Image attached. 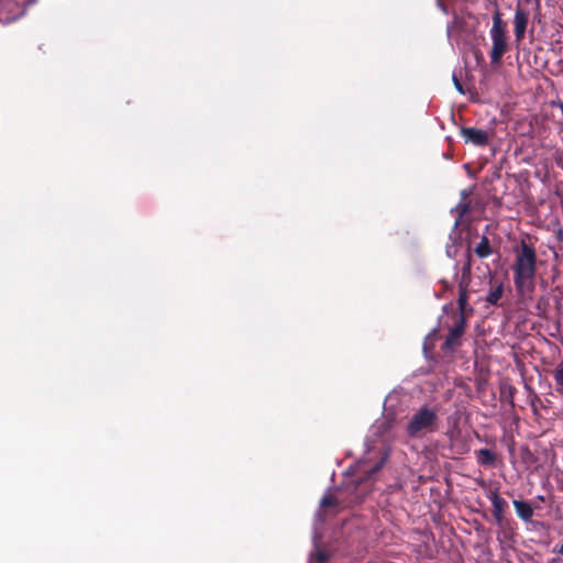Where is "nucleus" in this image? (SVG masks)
<instances>
[{"mask_svg": "<svg viewBox=\"0 0 563 563\" xmlns=\"http://www.w3.org/2000/svg\"><path fill=\"white\" fill-rule=\"evenodd\" d=\"M514 284L518 294L530 292L534 288L537 253L533 246L522 242L516 252Z\"/></svg>", "mask_w": 563, "mask_h": 563, "instance_id": "1", "label": "nucleus"}, {"mask_svg": "<svg viewBox=\"0 0 563 563\" xmlns=\"http://www.w3.org/2000/svg\"><path fill=\"white\" fill-rule=\"evenodd\" d=\"M489 38L492 41V47L489 51L490 64L493 66H498L500 65L504 55L509 49L507 24L504 21L503 13L499 9H496L493 13Z\"/></svg>", "mask_w": 563, "mask_h": 563, "instance_id": "2", "label": "nucleus"}, {"mask_svg": "<svg viewBox=\"0 0 563 563\" xmlns=\"http://www.w3.org/2000/svg\"><path fill=\"white\" fill-rule=\"evenodd\" d=\"M388 455H389L388 451L385 448H383L382 452H380L379 461H377L373 466H369L368 468H364L363 475H361L355 481V488H357L360 486L365 487V490L362 493V495L367 494L371 490V485H372L371 482L373 479V476L383 467V465L385 464V462L388 459Z\"/></svg>", "mask_w": 563, "mask_h": 563, "instance_id": "3", "label": "nucleus"}, {"mask_svg": "<svg viewBox=\"0 0 563 563\" xmlns=\"http://www.w3.org/2000/svg\"><path fill=\"white\" fill-rule=\"evenodd\" d=\"M514 35L518 44H520L525 37L529 25V12L521 8L519 4L515 9L514 13Z\"/></svg>", "mask_w": 563, "mask_h": 563, "instance_id": "4", "label": "nucleus"}, {"mask_svg": "<svg viewBox=\"0 0 563 563\" xmlns=\"http://www.w3.org/2000/svg\"><path fill=\"white\" fill-rule=\"evenodd\" d=\"M460 133L465 143H471L475 146L487 145L493 135L492 131H486L476 128H462Z\"/></svg>", "mask_w": 563, "mask_h": 563, "instance_id": "5", "label": "nucleus"}, {"mask_svg": "<svg viewBox=\"0 0 563 563\" xmlns=\"http://www.w3.org/2000/svg\"><path fill=\"white\" fill-rule=\"evenodd\" d=\"M486 497L493 505V517L498 525H500L505 518V511L508 508V503L504 499L497 488H489L486 492Z\"/></svg>", "mask_w": 563, "mask_h": 563, "instance_id": "6", "label": "nucleus"}, {"mask_svg": "<svg viewBox=\"0 0 563 563\" xmlns=\"http://www.w3.org/2000/svg\"><path fill=\"white\" fill-rule=\"evenodd\" d=\"M409 399L408 395H402L400 397L399 394H389L384 404V410L386 412V422H394L396 420H401L402 417L399 416V412L396 410V407L399 402H406Z\"/></svg>", "mask_w": 563, "mask_h": 563, "instance_id": "7", "label": "nucleus"}, {"mask_svg": "<svg viewBox=\"0 0 563 563\" xmlns=\"http://www.w3.org/2000/svg\"><path fill=\"white\" fill-rule=\"evenodd\" d=\"M464 318L460 317L456 324L450 329V332L445 339L446 347L452 349L457 344L459 339L462 336L464 332Z\"/></svg>", "mask_w": 563, "mask_h": 563, "instance_id": "8", "label": "nucleus"}, {"mask_svg": "<svg viewBox=\"0 0 563 563\" xmlns=\"http://www.w3.org/2000/svg\"><path fill=\"white\" fill-rule=\"evenodd\" d=\"M517 516L523 521H530L533 516L532 506L525 500L512 501Z\"/></svg>", "mask_w": 563, "mask_h": 563, "instance_id": "9", "label": "nucleus"}, {"mask_svg": "<svg viewBox=\"0 0 563 563\" xmlns=\"http://www.w3.org/2000/svg\"><path fill=\"white\" fill-rule=\"evenodd\" d=\"M490 289L487 294L486 301L488 305H497L500 298L504 295V284L498 282L490 280Z\"/></svg>", "mask_w": 563, "mask_h": 563, "instance_id": "10", "label": "nucleus"}, {"mask_svg": "<svg viewBox=\"0 0 563 563\" xmlns=\"http://www.w3.org/2000/svg\"><path fill=\"white\" fill-rule=\"evenodd\" d=\"M435 419V411L423 406L412 416L410 422H433Z\"/></svg>", "mask_w": 563, "mask_h": 563, "instance_id": "11", "label": "nucleus"}, {"mask_svg": "<svg viewBox=\"0 0 563 563\" xmlns=\"http://www.w3.org/2000/svg\"><path fill=\"white\" fill-rule=\"evenodd\" d=\"M475 253L479 258H486L492 254L489 240L487 236H483L481 242L475 247Z\"/></svg>", "mask_w": 563, "mask_h": 563, "instance_id": "12", "label": "nucleus"}, {"mask_svg": "<svg viewBox=\"0 0 563 563\" xmlns=\"http://www.w3.org/2000/svg\"><path fill=\"white\" fill-rule=\"evenodd\" d=\"M496 460V455L488 449H481L477 452V461L481 465H492Z\"/></svg>", "mask_w": 563, "mask_h": 563, "instance_id": "13", "label": "nucleus"}, {"mask_svg": "<svg viewBox=\"0 0 563 563\" xmlns=\"http://www.w3.org/2000/svg\"><path fill=\"white\" fill-rule=\"evenodd\" d=\"M552 374L556 385V390L563 394V361L556 365Z\"/></svg>", "mask_w": 563, "mask_h": 563, "instance_id": "14", "label": "nucleus"}, {"mask_svg": "<svg viewBox=\"0 0 563 563\" xmlns=\"http://www.w3.org/2000/svg\"><path fill=\"white\" fill-rule=\"evenodd\" d=\"M434 424H407V433L410 437H418L422 430L434 431Z\"/></svg>", "mask_w": 563, "mask_h": 563, "instance_id": "15", "label": "nucleus"}, {"mask_svg": "<svg viewBox=\"0 0 563 563\" xmlns=\"http://www.w3.org/2000/svg\"><path fill=\"white\" fill-rule=\"evenodd\" d=\"M467 299H468L467 291H466V289L461 285V286H460L459 298H457V305H459V308H460V310H461L462 312L466 309V306H467Z\"/></svg>", "mask_w": 563, "mask_h": 563, "instance_id": "16", "label": "nucleus"}, {"mask_svg": "<svg viewBox=\"0 0 563 563\" xmlns=\"http://www.w3.org/2000/svg\"><path fill=\"white\" fill-rule=\"evenodd\" d=\"M505 432V435H504V442L507 444L508 446V450L511 454L515 453V450H516V442L514 440V434L511 433L510 435L507 434V430L505 429L504 430Z\"/></svg>", "mask_w": 563, "mask_h": 563, "instance_id": "17", "label": "nucleus"}, {"mask_svg": "<svg viewBox=\"0 0 563 563\" xmlns=\"http://www.w3.org/2000/svg\"><path fill=\"white\" fill-rule=\"evenodd\" d=\"M336 505H339V501H338L336 497H334L333 495H325L321 499V507L327 508V507L336 506Z\"/></svg>", "mask_w": 563, "mask_h": 563, "instance_id": "18", "label": "nucleus"}, {"mask_svg": "<svg viewBox=\"0 0 563 563\" xmlns=\"http://www.w3.org/2000/svg\"><path fill=\"white\" fill-rule=\"evenodd\" d=\"M316 560L318 563H325L329 560V555L325 552H318Z\"/></svg>", "mask_w": 563, "mask_h": 563, "instance_id": "19", "label": "nucleus"}, {"mask_svg": "<svg viewBox=\"0 0 563 563\" xmlns=\"http://www.w3.org/2000/svg\"><path fill=\"white\" fill-rule=\"evenodd\" d=\"M36 2V0H21V1H18L19 4H23L24 8L29 7V5H32Z\"/></svg>", "mask_w": 563, "mask_h": 563, "instance_id": "20", "label": "nucleus"}, {"mask_svg": "<svg viewBox=\"0 0 563 563\" xmlns=\"http://www.w3.org/2000/svg\"><path fill=\"white\" fill-rule=\"evenodd\" d=\"M553 552L560 554L563 558V543L555 545Z\"/></svg>", "mask_w": 563, "mask_h": 563, "instance_id": "21", "label": "nucleus"}, {"mask_svg": "<svg viewBox=\"0 0 563 563\" xmlns=\"http://www.w3.org/2000/svg\"><path fill=\"white\" fill-rule=\"evenodd\" d=\"M453 81H454L455 88H456L460 92H463L462 84L459 81V79H457L455 76H453Z\"/></svg>", "mask_w": 563, "mask_h": 563, "instance_id": "22", "label": "nucleus"}, {"mask_svg": "<svg viewBox=\"0 0 563 563\" xmlns=\"http://www.w3.org/2000/svg\"><path fill=\"white\" fill-rule=\"evenodd\" d=\"M555 234H556L558 240H559L560 242H562V241H563V229H562L561 227H560V228H558V230H556Z\"/></svg>", "mask_w": 563, "mask_h": 563, "instance_id": "23", "label": "nucleus"}, {"mask_svg": "<svg viewBox=\"0 0 563 563\" xmlns=\"http://www.w3.org/2000/svg\"><path fill=\"white\" fill-rule=\"evenodd\" d=\"M531 457H532V453L530 452V450L528 448H525L523 449V460H528Z\"/></svg>", "mask_w": 563, "mask_h": 563, "instance_id": "24", "label": "nucleus"}, {"mask_svg": "<svg viewBox=\"0 0 563 563\" xmlns=\"http://www.w3.org/2000/svg\"><path fill=\"white\" fill-rule=\"evenodd\" d=\"M390 426L391 424H379L377 428V432H380V429H383L384 432H386Z\"/></svg>", "mask_w": 563, "mask_h": 563, "instance_id": "25", "label": "nucleus"}, {"mask_svg": "<svg viewBox=\"0 0 563 563\" xmlns=\"http://www.w3.org/2000/svg\"><path fill=\"white\" fill-rule=\"evenodd\" d=\"M556 106L561 109L562 114H563V102L559 101V102L556 103Z\"/></svg>", "mask_w": 563, "mask_h": 563, "instance_id": "26", "label": "nucleus"}, {"mask_svg": "<svg viewBox=\"0 0 563 563\" xmlns=\"http://www.w3.org/2000/svg\"><path fill=\"white\" fill-rule=\"evenodd\" d=\"M446 253H448V255H449L450 257H452V256H453V255H452V251H450L449 249L446 250Z\"/></svg>", "mask_w": 563, "mask_h": 563, "instance_id": "27", "label": "nucleus"}, {"mask_svg": "<svg viewBox=\"0 0 563 563\" xmlns=\"http://www.w3.org/2000/svg\"><path fill=\"white\" fill-rule=\"evenodd\" d=\"M516 431L519 434V424H516Z\"/></svg>", "mask_w": 563, "mask_h": 563, "instance_id": "28", "label": "nucleus"}, {"mask_svg": "<svg viewBox=\"0 0 563 563\" xmlns=\"http://www.w3.org/2000/svg\"><path fill=\"white\" fill-rule=\"evenodd\" d=\"M537 7H540V0H536Z\"/></svg>", "mask_w": 563, "mask_h": 563, "instance_id": "29", "label": "nucleus"}, {"mask_svg": "<svg viewBox=\"0 0 563 563\" xmlns=\"http://www.w3.org/2000/svg\"><path fill=\"white\" fill-rule=\"evenodd\" d=\"M527 3H529L531 0H525Z\"/></svg>", "mask_w": 563, "mask_h": 563, "instance_id": "30", "label": "nucleus"}]
</instances>
